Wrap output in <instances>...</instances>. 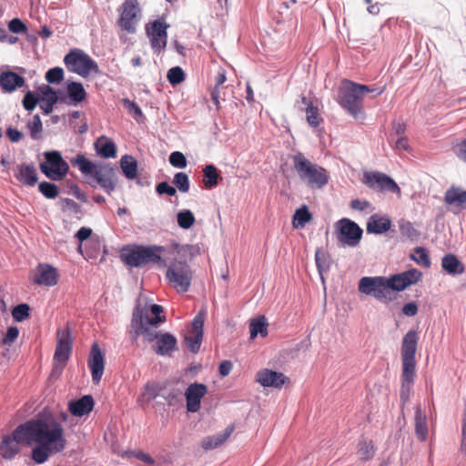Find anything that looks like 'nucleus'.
I'll return each mask as SVG.
<instances>
[{"mask_svg":"<svg viewBox=\"0 0 466 466\" xmlns=\"http://www.w3.org/2000/svg\"><path fill=\"white\" fill-rule=\"evenodd\" d=\"M33 424L39 426L43 432L40 437L29 438L27 445L37 443L32 450V459L35 462L42 464L48 460L51 453L61 452L66 448V440L62 425L56 420L46 422L33 420Z\"/></svg>","mask_w":466,"mask_h":466,"instance_id":"nucleus-1","label":"nucleus"},{"mask_svg":"<svg viewBox=\"0 0 466 466\" xmlns=\"http://www.w3.org/2000/svg\"><path fill=\"white\" fill-rule=\"evenodd\" d=\"M163 308L157 304H152L150 309L147 305L142 306L140 302L136 305L130 322L129 334L133 342L137 341L139 336H142L147 342H154L161 333L157 325L164 322L166 318L160 314Z\"/></svg>","mask_w":466,"mask_h":466,"instance_id":"nucleus-2","label":"nucleus"},{"mask_svg":"<svg viewBox=\"0 0 466 466\" xmlns=\"http://www.w3.org/2000/svg\"><path fill=\"white\" fill-rule=\"evenodd\" d=\"M165 248L162 246H127L122 248L121 260L127 266L140 268L149 263L166 267L167 261L162 258Z\"/></svg>","mask_w":466,"mask_h":466,"instance_id":"nucleus-3","label":"nucleus"},{"mask_svg":"<svg viewBox=\"0 0 466 466\" xmlns=\"http://www.w3.org/2000/svg\"><path fill=\"white\" fill-rule=\"evenodd\" d=\"M384 88L377 89L366 85L357 84L350 80H344L339 88V104L354 116L362 109L363 96L368 93H374L373 96L382 94Z\"/></svg>","mask_w":466,"mask_h":466,"instance_id":"nucleus-4","label":"nucleus"},{"mask_svg":"<svg viewBox=\"0 0 466 466\" xmlns=\"http://www.w3.org/2000/svg\"><path fill=\"white\" fill-rule=\"evenodd\" d=\"M42 430L36 424H33V420L19 425L13 431L12 435L4 437L1 444V454L5 459H12L19 452V444H27L28 439L33 436L40 437Z\"/></svg>","mask_w":466,"mask_h":466,"instance_id":"nucleus-5","label":"nucleus"},{"mask_svg":"<svg viewBox=\"0 0 466 466\" xmlns=\"http://www.w3.org/2000/svg\"><path fill=\"white\" fill-rule=\"evenodd\" d=\"M293 167L299 178L310 187L321 188L329 182L328 171L309 161L302 153L293 157Z\"/></svg>","mask_w":466,"mask_h":466,"instance_id":"nucleus-6","label":"nucleus"},{"mask_svg":"<svg viewBox=\"0 0 466 466\" xmlns=\"http://www.w3.org/2000/svg\"><path fill=\"white\" fill-rule=\"evenodd\" d=\"M44 157L45 161L39 165L41 172L54 181L64 179L69 171V166L61 153L56 150L46 151Z\"/></svg>","mask_w":466,"mask_h":466,"instance_id":"nucleus-7","label":"nucleus"},{"mask_svg":"<svg viewBox=\"0 0 466 466\" xmlns=\"http://www.w3.org/2000/svg\"><path fill=\"white\" fill-rule=\"evenodd\" d=\"M166 278L178 292H187L191 285L192 271L186 261H173L167 267Z\"/></svg>","mask_w":466,"mask_h":466,"instance_id":"nucleus-8","label":"nucleus"},{"mask_svg":"<svg viewBox=\"0 0 466 466\" xmlns=\"http://www.w3.org/2000/svg\"><path fill=\"white\" fill-rule=\"evenodd\" d=\"M67 69L86 77L91 72L97 73V64L80 49L71 50L64 58Z\"/></svg>","mask_w":466,"mask_h":466,"instance_id":"nucleus-9","label":"nucleus"},{"mask_svg":"<svg viewBox=\"0 0 466 466\" xmlns=\"http://www.w3.org/2000/svg\"><path fill=\"white\" fill-rule=\"evenodd\" d=\"M336 237L341 246L357 247L361 239L363 230L354 221L341 218L335 224Z\"/></svg>","mask_w":466,"mask_h":466,"instance_id":"nucleus-10","label":"nucleus"},{"mask_svg":"<svg viewBox=\"0 0 466 466\" xmlns=\"http://www.w3.org/2000/svg\"><path fill=\"white\" fill-rule=\"evenodd\" d=\"M360 292L374 297L378 300L391 301L386 277H363L359 282Z\"/></svg>","mask_w":466,"mask_h":466,"instance_id":"nucleus-11","label":"nucleus"},{"mask_svg":"<svg viewBox=\"0 0 466 466\" xmlns=\"http://www.w3.org/2000/svg\"><path fill=\"white\" fill-rule=\"evenodd\" d=\"M72 335L69 327L56 332V346L54 355V370H62L72 352Z\"/></svg>","mask_w":466,"mask_h":466,"instance_id":"nucleus-12","label":"nucleus"},{"mask_svg":"<svg viewBox=\"0 0 466 466\" xmlns=\"http://www.w3.org/2000/svg\"><path fill=\"white\" fill-rule=\"evenodd\" d=\"M118 11L120 15L117 25L127 33H135L141 13L138 1L125 0Z\"/></svg>","mask_w":466,"mask_h":466,"instance_id":"nucleus-13","label":"nucleus"},{"mask_svg":"<svg viewBox=\"0 0 466 466\" xmlns=\"http://www.w3.org/2000/svg\"><path fill=\"white\" fill-rule=\"evenodd\" d=\"M363 182L374 190L396 193L398 196L400 195V188L397 183L390 177L382 172H365L363 176Z\"/></svg>","mask_w":466,"mask_h":466,"instance_id":"nucleus-14","label":"nucleus"},{"mask_svg":"<svg viewBox=\"0 0 466 466\" xmlns=\"http://www.w3.org/2000/svg\"><path fill=\"white\" fill-rule=\"evenodd\" d=\"M168 25L162 20H155L147 24L146 33L149 37L155 54H160L167 47Z\"/></svg>","mask_w":466,"mask_h":466,"instance_id":"nucleus-15","label":"nucleus"},{"mask_svg":"<svg viewBox=\"0 0 466 466\" xmlns=\"http://www.w3.org/2000/svg\"><path fill=\"white\" fill-rule=\"evenodd\" d=\"M419 337L415 330H409L402 339L401 364L402 369L416 370L415 354Z\"/></svg>","mask_w":466,"mask_h":466,"instance_id":"nucleus-16","label":"nucleus"},{"mask_svg":"<svg viewBox=\"0 0 466 466\" xmlns=\"http://www.w3.org/2000/svg\"><path fill=\"white\" fill-rule=\"evenodd\" d=\"M206 312L200 310L193 319L191 328L185 336V341L189 351L197 353L201 346L203 339L204 322Z\"/></svg>","mask_w":466,"mask_h":466,"instance_id":"nucleus-17","label":"nucleus"},{"mask_svg":"<svg viewBox=\"0 0 466 466\" xmlns=\"http://www.w3.org/2000/svg\"><path fill=\"white\" fill-rule=\"evenodd\" d=\"M421 276L422 274L420 270L410 268L387 278L390 295L392 296L393 291H402L407 287L416 284L420 279Z\"/></svg>","mask_w":466,"mask_h":466,"instance_id":"nucleus-18","label":"nucleus"},{"mask_svg":"<svg viewBox=\"0 0 466 466\" xmlns=\"http://www.w3.org/2000/svg\"><path fill=\"white\" fill-rule=\"evenodd\" d=\"M92 178L108 194L116 188L117 184L116 170L109 164L98 165Z\"/></svg>","mask_w":466,"mask_h":466,"instance_id":"nucleus-19","label":"nucleus"},{"mask_svg":"<svg viewBox=\"0 0 466 466\" xmlns=\"http://www.w3.org/2000/svg\"><path fill=\"white\" fill-rule=\"evenodd\" d=\"M40 108L46 115H49L54 110V106L57 102H65V98L59 96L57 92L49 85H42L38 88Z\"/></svg>","mask_w":466,"mask_h":466,"instance_id":"nucleus-20","label":"nucleus"},{"mask_svg":"<svg viewBox=\"0 0 466 466\" xmlns=\"http://www.w3.org/2000/svg\"><path fill=\"white\" fill-rule=\"evenodd\" d=\"M88 367L91 370L93 382L98 384L104 374L105 361L104 355L97 343H94L91 347Z\"/></svg>","mask_w":466,"mask_h":466,"instance_id":"nucleus-21","label":"nucleus"},{"mask_svg":"<svg viewBox=\"0 0 466 466\" xmlns=\"http://www.w3.org/2000/svg\"><path fill=\"white\" fill-rule=\"evenodd\" d=\"M208 388L202 383L190 384L186 392L187 409L189 412H197L200 409L201 399L206 395Z\"/></svg>","mask_w":466,"mask_h":466,"instance_id":"nucleus-22","label":"nucleus"},{"mask_svg":"<svg viewBox=\"0 0 466 466\" xmlns=\"http://www.w3.org/2000/svg\"><path fill=\"white\" fill-rule=\"evenodd\" d=\"M154 342L152 350L159 356H170L177 350V340L169 332H161Z\"/></svg>","mask_w":466,"mask_h":466,"instance_id":"nucleus-23","label":"nucleus"},{"mask_svg":"<svg viewBox=\"0 0 466 466\" xmlns=\"http://www.w3.org/2000/svg\"><path fill=\"white\" fill-rule=\"evenodd\" d=\"M289 379L281 372L264 369L257 373V381L263 387L280 388Z\"/></svg>","mask_w":466,"mask_h":466,"instance_id":"nucleus-24","label":"nucleus"},{"mask_svg":"<svg viewBox=\"0 0 466 466\" xmlns=\"http://www.w3.org/2000/svg\"><path fill=\"white\" fill-rule=\"evenodd\" d=\"M34 282L37 285L53 287L58 282L57 270L48 264H39L37 267V274L34 279Z\"/></svg>","mask_w":466,"mask_h":466,"instance_id":"nucleus-25","label":"nucleus"},{"mask_svg":"<svg viewBox=\"0 0 466 466\" xmlns=\"http://www.w3.org/2000/svg\"><path fill=\"white\" fill-rule=\"evenodd\" d=\"M391 227V220L387 216L379 214L371 215L367 222V232L381 235L387 232Z\"/></svg>","mask_w":466,"mask_h":466,"instance_id":"nucleus-26","label":"nucleus"},{"mask_svg":"<svg viewBox=\"0 0 466 466\" xmlns=\"http://www.w3.org/2000/svg\"><path fill=\"white\" fill-rule=\"evenodd\" d=\"M415 377L416 370L402 369L400 399L403 406L410 400Z\"/></svg>","mask_w":466,"mask_h":466,"instance_id":"nucleus-27","label":"nucleus"},{"mask_svg":"<svg viewBox=\"0 0 466 466\" xmlns=\"http://www.w3.org/2000/svg\"><path fill=\"white\" fill-rule=\"evenodd\" d=\"M15 176L18 181L26 186H34L37 181L36 169L33 164L18 165Z\"/></svg>","mask_w":466,"mask_h":466,"instance_id":"nucleus-28","label":"nucleus"},{"mask_svg":"<svg viewBox=\"0 0 466 466\" xmlns=\"http://www.w3.org/2000/svg\"><path fill=\"white\" fill-rule=\"evenodd\" d=\"M94 400L91 395H85L76 401L69 403V410L74 416L82 417L92 411Z\"/></svg>","mask_w":466,"mask_h":466,"instance_id":"nucleus-29","label":"nucleus"},{"mask_svg":"<svg viewBox=\"0 0 466 466\" xmlns=\"http://www.w3.org/2000/svg\"><path fill=\"white\" fill-rule=\"evenodd\" d=\"M25 85V78L15 72H3L0 75V86L6 92H13Z\"/></svg>","mask_w":466,"mask_h":466,"instance_id":"nucleus-30","label":"nucleus"},{"mask_svg":"<svg viewBox=\"0 0 466 466\" xmlns=\"http://www.w3.org/2000/svg\"><path fill=\"white\" fill-rule=\"evenodd\" d=\"M226 72L224 69H220L214 79V86L211 90V99L217 106V108L219 109V100H225V92L224 83L226 82Z\"/></svg>","mask_w":466,"mask_h":466,"instance_id":"nucleus-31","label":"nucleus"},{"mask_svg":"<svg viewBox=\"0 0 466 466\" xmlns=\"http://www.w3.org/2000/svg\"><path fill=\"white\" fill-rule=\"evenodd\" d=\"M415 432L418 439L421 441H426L428 437L427 417L420 405L415 407Z\"/></svg>","mask_w":466,"mask_h":466,"instance_id":"nucleus-32","label":"nucleus"},{"mask_svg":"<svg viewBox=\"0 0 466 466\" xmlns=\"http://www.w3.org/2000/svg\"><path fill=\"white\" fill-rule=\"evenodd\" d=\"M441 267L450 275H461L465 270L463 264L451 253L446 254L442 258Z\"/></svg>","mask_w":466,"mask_h":466,"instance_id":"nucleus-33","label":"nucleus"},{"mask_svg":"<svg viewBox=\"0 0 466 466\" xmlns=\"http://www.w3.org/2000/svg\"><path fill=\"white\" fill-rule=\"evenodd\" d=\"M233 426H228L224 432L205 438L201 444L202 448L205 450H211L218 447L227 441L233 432Z\"/></svg>","mask_w":466,"mask_h":466,"instance_id":"nucleus-34","label":"nucleus"},{"mask_svg":"<svg viewBox=\"0 0 466 466\" xmlns=\"http://www.w3.org/2000/svg\"><path fill=\"white\" fill-rule=\"evenodd\" d=\"M95 147L97 153L105 158L115 157L116 156V144L105 137H99L96 142Z\"/></svg>","mask_w":466,"mask_h":466,"instance_id":"nucleus-35","label":"nucleus"},{"mask_svg":"<svg viewBox=\"0 0 466 466\" xmlns=\"http://www.w3.org/2000/svg\"><path fill=\"white\" fill-rule=\"evenodd\" d=\"M219 179H221L220 174L214 165H207L203 168L202 182L206 188L211 189L215 187L218 184Z\"/></svg>","mask_w":466,"mask_h":466,"instance_id":"nucleus-36","label":"nucleus"},{"mask_svg":"<svg viewBox=\"0 0 466 466\" xmlns=\"http://www.w3.org/2000/svg\"><path fill=\"white\" fill-rule=\"evenodd\" d=\"M120 167L127 179H134L137 175V161L131 155H125L120 159Z\"/></svg>","mask_w":466,"mask_h":466,"instance_id":"nucleus-37","label":"nucleus"},{"mask_svg":"<svg viewBox=\"0 0 466 466\" xmlns=\"http://www.w3.org/2000/svg\"><path fill=\"white\" fill-rule=\"evenodd\" d=\"M301 102L307 106L306 107V118L308 124L312 127H317L323 121L319 115V108L314 106L310 101L305 96H302Z\"/></svg>","mask_w":466,"mask_h":466,"instance_id":"nucleus-38","label":"nucleus"},{"mask_svg":"<svg viewBox=\"0 0 466 466\" xmlns=\"http://www.w3.org/2000/svg\"><path fill=\"white\" fill-rule=\"evenodd\" d=\"M71 163L73 166H76L81 173L85 175H90L91 177H93L98 168V165H96L81 154L77 155L74 159H72Z\"/></svg>","mask_w":466,"mask_h":466,"instance_id":"nucleus-39","label":"nucleus"},{"mask_svg":"<svg viewBox=\"0 0 466 466\" xmlns=\"http://www.w3.org/2000/svg\"><path fill=\"white\" fill-rule=\"evenodd\" d=\"M312 218V214L308 210L307 206H301L293 215L292 226L294 228H304Z\"/></svg>","mask_w":466,"mask_h":466,"instance_id":"nucleus-40","label":"nucleus"},{"mask_svg":"<svg viewBox=\"0 0 466 466\" xmlns=\"http://www.w3.org/2000/svg\"><path fill=\"white\" fill-rule=\"evenodd\" d=\"M446 204H466V190L452 185L445 193Z\"/></svg>","mask_w":466,"mask_h":466,"instance_id":"nucleus-41","label":"nucleus"},{"mask_svg":"<svg viewBox=\"0 0 466 466\" xmlns=\"http://www.w3.org/2000/svg\"><path fill=\"white\" fill-rule=\"evenodd\" d=\"M67 94L74 104H79L86 98V92L79 82H71L67 85Z\"/></svg>","mask_w":466,"mask_h":466,"instance_id":"nucleus-42","label":"nucleus"},{"mask_svg":"<svg viewBox=\"0 0 466 466\" xmlns=\"http://www.w3.org/2000/svg\"><path fill=\"white\" fill-rule=\"evenodd\" d=\"M375 446L372 441L362 439L358 444L357 454L360 461H367L371 460L375 455Z\"/></svg>","mask_w":466,"mask_h":466,"instance_id":"nucleus-43","label":"nucleus"},{"mask_svg":"<svg viewBox=\"0 0 466 466\" xmlns=\"http://www.w3.org/2000/svg\"><path fill=\"white\" fill-rule=\"evenodd\" d=\"M398 227L402 238L415 240L419 238L420 232L413 227L412 223L405 218L398 221Z\"/></svg>","mask_w":466,"mask_h":466,"instance_id":"nucleus-44","label":"nucleus"},{"mask_svg":"<svg viewBox=\"0 0 466 466\" xmlns=\"http://www.w3.org/2000/svg\"><path fill=\"white\" fill-rule=\"evenodd\" d=\"M267 327L268 323L264 316H260L251 320L249 325L250 338L254 339L258 334H260L261 337H266L268 335Z\"/></svg>","mask_w":466,"mask_h":466,"instance_id":"nucleus-45","label":"nucleus"},{"mask_svg":"<svg viewBox=\"0 0 466 466\" xmlns=\"http://www.w3.org/2000/svg\"><path fill=\"white\" fill-rule=\"evenodd\" d=\"M26 127L30 132V136L34 140L41 138V133L43 131V125L38 115H35L32 120L28 121Z\"/></svg>","mask_w":466,"mask_h":466,"instance_id":"nucleus-46","label":"nucleus"},{"mask_svg":"<svg viewBox=\"0 0 466 466\" xmlns=\"http://www.w3.org/2000/svg\"><path fill=\"white\" fill-rule=\"evenodd\" d=\"M315 260L320 275L329 271L330 267L329 258L325 252L318 249L315 253Z\"/></svg>","mask_w":466,"mask_h":466,"instance_id":"nucleus-47","label":"nucleus"},{"mask_svg":"<svg viewBox=\"0 0 466 466\" xmlns=\"http://www.w3.org/2000/svg\"><path fill=\"white\" fill-rule=\"evenodd\" d=\"M414 252L415 255H411V259L425 268H429L431 266V259L425 248L417 247L415 248Z\"/></svg>","mask_w":466,"mask_h":466,"instance_id":"nucleus-48","label":"nucleus"},{"mask_svg":"<svg viewBox=\"0 0 466 466\" xmlns=\"http://www.w3.org/2000/svg\"><path fill=\"white\" fill-rule=\"evenodd\" d=\"M62 212L65 220H80L83 216L81 206H63Z\"/></svg>","mask_w":466,"mask_h":466,"instance_id":"nucleus-49","label":"nucleus"},{"mask_svg":"<svg viewBox=\"0 0 466 466\" xmlns=\"http://www.w3.org/2000/svg\"><path fill=\"white\" fill-rule=\"evenodd\" d=\"M194 222L195 217L190 210L185 209L177 214V223L180 228L187 229L194 224Z\"/></svg>","mask_w":466,"mask_h":466,"instance_id":"nucleus-50","label":"nucleus"},{"mask_svg":"<svg viewBox=\"0 0 466 466\" xmlns=\"http://www.w3.org/2000/svg\"><path fill=\"white\" fill-rule=\"evenodd\" d=\"M173 184L183 193H187L189 190V178L184 172H178L175 175Z\"/></svg>","mask_w":466,"mask_h":466,"instance_id":"nucleus-51","label":"nucleus"},{"mask_svg":"<svg viewBox=\"0 0 466 466\" xmlns=\"http://www.w3.org/2000/svg\"><path fill=\"white\" fill-rule=\"evenodd\" d=\"M123 106L127 109L128 113L137 120L139 121L140 118L144 117L143 112L141 108L138 106L137 103L131 101L128 98L122 99Z\"/></svg>","mask_w":466,"mask_h":466,"instance_id":"nucleus-52","label":"nucleus"},{"mask_svg":"<svg viewBox=\"0 0 466 466\" xmlns=\"http://www.w3.org/2000/svg\"><path fill=\"white\" fill-rule=\"evenodd\" d=\"M30 308L27 304L22 303L15 306L12 310L13 319L15 321L21 322L29 316Z\"/></svg>","mask_w":466,"mask_h":466,"instance_id":"nucleus-53","label":"nucleus"},{"mask_svg":"<svg viewBox=\"0 0 466 466\" xmlns=\"http://www.w3.org/2000/svg\"><path fill=\"white\" fill-rule=\"evenodd\" d=\"M167 77L170 84L177 85L184 81L185 74L181 67L175 66L168 70Z\"/></svg>","mask_w":466,"mask_h":466,"instance_id":"nucleus-54","label":"nucleus"},{"mask_svg":"<svg viewBox=\"0 0 466 466\" xmlns=\"http://www.w3.org/2000/svg\"><path fill=\"white\" fill-rule=\"evenodd\" d=\"M161 396L169 406H176L181 402L182 391L179 389H172Z\"/></svg>","mask_w":466,"mask_h":466,"instance_id":"nucleus-55","label":"nucleus"},{"mask_svg":"<svg viewBox=\"0 0 466 466\" xmlns=\"http://www.w3.org/2000/svg\"><path fill=\"white\" fill-rule=\"evenodd\" d=\"M38 188L39 191L47 198H54L58 194L57 187L51 182H41Z\"/></svg>","mask_w":466,"mask_h":466,"instance_id":"nucleus-56","label":"nucleus"},{"mask_svg":"<svg viewBox=\"0 0 466 466\" xmlns=\"http://www.w3.org/2000/svg\"><path fill=\"white\" fill-rule=\"evenodd\" d=\"M63 77L64 70L58 66L51 68L46 73V80L49 84H57L63 80Z\"/></svg>","mask_w":466,"mask_h":466,"instance_id":"nucleus-57","label":"nucleus"},{"mask_svg":"<svg viewBox=\"0 0 466 466\" xmlns=\"http://www.w3.org/2000/svg\"><path fill=\"white\" fill-rule=\"evenodd\" d=\"M23 106L27 111H32L35 108L36 105L39 103V96L37 97L34 92L28 91L23 98Z\"/></svg>","mask_w":466,"mask_h":466,"instance_id":"nucleus-58","label":"nucleus"},{"mask_svg":"<svg viewBox=\"0 0 466 466\" xmlns=\"http://www.w3.org/2000/svg\"><path fill=\"white\" fill-rule=\"evenodd\" d=\"M169 163L175 167L184 168L187 167V158L183 153L175 151L169 156Z\"/></svg>","mask_w":466,"mask_h":466,"instance_id":"nucleus-59","label":"nucleus"},{"mask_svg":"<svg viewBox=\"0 0 466 466\" xmlns=\"http://www.w3.org/2000/svg\"><path fill=\"white\" fill-rule=\"evenodd\" d=\"M127 455L135 457L147 465L155 464V460L148 453H146L143 451H130L127 452Z\"/></svg>","mask_w":466,"mask_h":466,"instance_id":"nucleus-60","label":"nucleus"},{"mask_svg":"<svg viewBox=\"0 0 466 466\" xmlns=\"http://www.w3.org/2000/svg\"><path fill=\"white\" fill-rule=\"evenodd\" d=\"M19 330L16 327L12 326L7 329L6 333L2 339V344L11 345L18 337Z\"/></svg>","mask_w":466,"mask_h":466,"instance_id":"nucleus-61","label":"nucleus"},{"mask_svg":"<svg viewBox=\"0 0 466 466\" xmlns=\"http://www.w3.org/2000/svg\"><path fill=\"white\" fill-rule=\"evenodd\" d=\"M8 28L12 33L21 34L27 31V27L19 18L12 19L8 24Z\"/></svg>","mask_w":466,"mask_h":466,"instance_id":"nucleus-62","label":"nucleus"},{"mask_svg":"<svg viewBox=\"0 0 466 466\" xmlns=\"http://www.w3.org/2000/svg\"><path fill=\"white\" fill-rule=\"evenodd\" d=\"M157 192L159 195L167 194L168 196H174L176 195V188L170 186L167 182H160L157 186Z\"/></svg>","mask_w":466,"mask_h":466,"instance_id":"nucleus-63","label":"nucleus"},{"mask_svg":"<svg viewBox=\"0 0 466 466\" xmlns=\"http://www.w3.org/2000/svg\"><path fill=\"white\" fill-rule=\"evenodd\" d=\"M394 148L398 152L409 151L410 150V145H409L408 137H397V139L395 141Z\"/></svg>","mask_w":466,"mask_h":466,"instance_id":"nucleus-64","label":"nucleus"}]
</instances>
